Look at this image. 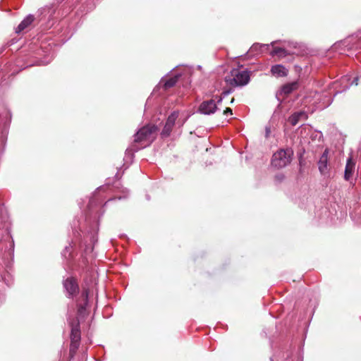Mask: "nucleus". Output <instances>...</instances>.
Instances as JSON below:
<instances>
[{
	"mask_svg": "<svg viewBox=\"0 0 361 361\" xmlns=\"http://www.w3.org/2000/svg\"><path fill=\"white\" fill-rule=\"evenodd\" d=\"M249 80L250 74L245 70L233 69L230 75L225 78L226 82L232 87L245 85L248 83Z\"/></svg>",
	"mask_w": 361,
	"mask_h": 361,
	"instance_id": "nucleus-1",
	"label": "nucleus"
},
{
	"mask_svg": "<svg viewBox=\"0 0 361 361\" xmlns=\"http://www.w3.org/2000/svg\"><path fill=\"white\" fill-rule=\"evenodd\" d=\"M70 326L71 327V344H70V350L69 354L70 357H73L75 354L76 353V351L78 348H79L80 343V322L78 319L75 318L73 319L70 322Z\"/></svg>",
	"mask_w": 361,
	"mask_h": 361,
	"instance_id": "nucleus-2",
	"label": "nucleus"
},
{
	"mask_svg": "<svg viewBox=\"0 0 361 361\" xmlns=\"http://www.w3.org/2000/svg\"><path fill=\"white\" fill-rule=\"evenodd\" d=\"M293 155L292 149H281L273 154L271 164L277 169L283 168L291 162Z\"/></svg>",
	"mask_w": 361,
	"mask_h": 361,
	"instance_id": "nucleus-3",
	"label": "nucleus"
},
{
	"mask_svg": "<svg viewBox=\"0 0 361 361\" xmlns=\"http://www.w3.org/2000/svg\"><path fill=\"white\" fill-rule=\"evenodd\" d=\"M158 128L155 125H146L141 128L135 135V142H152L156 138Z\"/></svg>",
	"mask_w": 361,
	"mask_h": 361,
	"instance_id": "nucleus-4",
	"label": "nucleus"
},
{
	"mask_svg": "<svg viewBox=\"0 0 361 361\" xmlns=\"http://www.w3.org/2000/svg\"><path fill=\"white\" fill-rule=\"evenodd\" d=\"M178 115L179 114L178 111H173L169 116L164 128L161 133V136L162 137H168L171 135Z\"/></svg>",
	"mask_w": 361,
	"mask_h": 361,
	"instance_id": "nucleus-5",
	"label": "nucleus"
},
{
	"mask_svg": "<svg viewBox=\"0 0 361 361\" xmlns=\"http://www.w3.org/2000/svg\"><path fill=\"white\" fill-rule=\"evenodd\" d=\"M63 286L70 296L77 294L79 291V286L74 278H68L63 282Z\"/></svg>",
	"mask_w": 361,
	"mask_h": 361,
	"instance_id": "nucleus-6",
	"label": "nucleus"
},
{
	"mask_svg": "<svg viewBox=\"0 0 361 361\" xmlns=\"http://www.w3.org/2000/svg\"><path fill=\"white\" fill-rule=\"evenodd\" d=\"M299 87L298 81L284 84L281 86L280 91L277 93V96L287 97L293 91L297 90Z\"/></svg>",
	"mask_w": 361,
	"mask_h": 361,
	"instance_id": "nucleus-7",
	"label": "nucleus"
},
{
	"mask_svg": "<svg viewBox=\"0 0 361 361\" xmlns=\"http://www.w3.org/2000/svg\"><path fill=\"white\" fill-rule=\"evenodd\" d=\"M180 76L181 75L180 74H177L169 78H162L159 82V85L161 86L164 90L166 91L176 85Z\"/></svg>",
	"mask_w": 361,
	"mask_h": 361,
	"instance_id": "nucleus-8",
	"label": "nucleus"
},
{
	"mask_svg": "<svg viewBox=\"0 0 361 361\" xmlns=\"http://www.w3.org/2000/svg\"><path fill=\"white\" fill-rule=\"evenodd\" d=\"M216 109V104L213 99L203 102L199 107L200 111L204 114H213Z\"/></svg>",
	"mask_w": 361,
	"mask_h": 361,
	"instance_id": "nucleus-9",
	"label": "nucleus"
},
{
	"mask_svg": "<svg viewBox=\"0 0 361 361\" xmlns=\"http://www.w3.org/2000/svg\"><path fill=\"white\" fill-rule=\"evenodd\" d=\"M328 160H329V149H326L322 154L319 162L318 166L319 170L322 174H326L328 171Z\"/></svg>",
	"mask_w": 361,
	"mask_h": 361,
	"instance_id": "nucleus-10",
	"label": "nucleus"
},
{
	"mask_svg": "<svg viewBox=\"0 0 361 361\" xmlns=\"http://www.w3.org/2000/svg\"><path fill=\"white\" fill-rule=\"evenodd\" d=\"M355 167V162L353 160L352 157H350L347 160V163L345 168L344 179L349 180L353 176Z\"/></svg>",
	"mask_w": 361,
	"mask_h": 361,
	"instance_id": "nucleus-11",
	"label": "nucleus"
},
{
	"mask_svg": "<svg viewBox=\"0 0 361 361\" xmlns=\"http://www.w3.org/2000/svg\"><path fill=\"white\" fill-rule=\"evenodd\" d=\"M35 18L33 15H28L17 27L16 33L19 34L27 28L35 21Z\"/></svg>",
	"mask_w": 361,
	"mask_h": 361,
	"instance_id": "nucleus-12",
	"label": "nucleus"
},
{
	"mask_svg": "<svg viewBox=\"0 0 361 361\" xmlns=\"http://www.w3.org/2000/svg\"><path fill=\"white\" fill-rule=\"evenodd\" d=\"M271 72L273 75L279 77H286L288 75V70L282 65H275L271 68Z\"/></svg>",
	"mask_w": 361,
	"mask_h": 361,
	"instance_id": "nucleus-13",
	"label": "nucleus"
},
{
	"mask_svg": "<svg viewBox=\"0 0 361 361\" xmlns=\"http://www.w3.org/2000/svg\"><path fill=\"white\" fill-rule=\"evenodd\" d=\"M302 116H305V112H296L289 117L288 121L292 126H296L300 118Z\"/></svg>",
	"mask_w": 361,
	"mask_h": 361,
	"instance_id": "nucleus-14",
	"label": "nucleus"
},
{
	"mask_svg": "<svg viewBox=\"0 0 361 361\" xmlns=\"http://www.w3.org/2000/svg\"><path fill=\"white\" fill-rule=\"evenodd\" d=\"M272 54L278 55L280 57H284L286 55H288V51L285 49L276 47V48H274Z\"/></svg>",
	"mask_w": 361,
	"mask_h": 361,
	"instance_id": "nucleus-15",
	"label": "nucleus"
},
{
	"mask_svg": "<svg viewBox=\"0 0 361 361\" xmlns=\"http://www.w3.org/2000/svg\"><path fill=\"white\" fill-rule=\"evenodd\" d=\"M88 295H89V290L87 288H83V290L81 293V300H82L81 303H84L85 305L87 304Z\"/></svg>",
	"mask_w": 361,
	"mask_h": 361,
	"instance_id": "nucleus-16",
	"label": "nucleus"
},
{
	"mask_svg": "<svg viewBox=\"0 0 361 361\" xmlns=\"http://www.w3.org/2000/svg\"><path fill=\"white\" fill-rule=\"evenodd\" d=\"M87 305H85L84 303H80L79 305H78V313L79 314H82L85 312V306Z\"/></svg>",
	"mask_w": 361,
	"mask_h": 361,
	"instance_id": "nucleus-17",
	"label": "nucleus"
},
{
	"mask_svg": "<svg viewBox=\"0 0 361 361\" xmlns=\"http://www.w3.org/2000/svg\"><path fill=\"white\" fill-rule=\"evenodd\" d=\"M228 114L232 115V109L229 107L226 108V109L224 111V114L227 115Z\"/></svg>",
	"mask_w": 361,
	"mask_h": 361,
	"instance_id": "nucleus-18",
	"label": "nucleus"
},
{
	"mask_svg": "<svg viewBox=\"0 0 361 361\" xmlns=\"http://www.w3.org/2000/svg\"><path fill=\"white\" fill-rule=\"evenodd\" d=\"M231 92H232V88H229L228 90H224L222 92V94L225 96V95L230 94Z\"/></svg>",
	"mask_w": 361,
	"mask_h": 361,
	"instance_id": "nucleus-19",
	"label": "nucleus"
},
{
	"mask_svg": "<svg viewBox=\"0 0 361 361\" xmlns=\"http://www.w3.org/2000/svg\"><path fill=\"white\" fill-rule=\"evenodd\" d=\"M352 85H358V78H355L351 83Z\"/></svg>",
	"mask_w": 361,
	"mask_h": 361,
	"instance_id": "nucleus-20",
	"label": "nucleus"
},
{
	"mask_svg": "<svg viewBox=\"0 0 361 361\" xmlns=\"http://www.w3.org/2000/svg\"><path fill=\"white\" fill-rule=\"evenodd\" d=\"M233 101H234V99L233 98V99H231V102L232 103V102H233Z\"/></svg>",
	"mask_w": 361,
	"mask_h": 361,
	"instance_id": "nucleus-21",
	"label": "nucleus"
}]
</instances>
